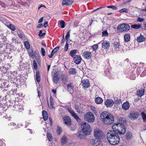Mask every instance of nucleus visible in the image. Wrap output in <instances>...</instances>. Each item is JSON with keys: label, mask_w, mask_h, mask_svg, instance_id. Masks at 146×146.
<instances>
[{"label": "nucleus", "mask_w": 146, "mask_h": 146, "mask_svg": "<svg viewBox=\"0 0 146 146\" xmlns=\"http://www.w3.org/2000/svg\"><path fill=\"white\" fill-rule=\"evenodd\" d=\"M108 35V33L107 30L104 31L102 33V36H107Z\"/></svg>", "instance_id": "obj_42"}, {"label": "nucleus", "mask_w": 146, "mask_h": 146, "mask_svg": "<svg viewBox=\"0 0 146 146\" xmlns=\"http://www.w3.org/2000/svg\"><path fill=\"white\" fill-rule=\"evenodd\" d=\"M73 58L74 62L76 64L78 65L81 63L82 58L80 56L76 55Z\"/></svg>", "instance_id": "obj_14"}, {"label": "nucleus", "mask_w": 146, "mask_h": 146, "mask_svg": "<svg viewBox=\"0 0 146 146\" xmlns=\"http://www.w3.org/2000/svg\"><path fill=\"white\" fill-rule=\"evenodd\" d=\"M130 29V27L129 25L123 23L119 25L117 28V30H118L119 32H127Z\"/></svg>", "instance_id": "obj_5"}, {"label": "nucleus", "mask_w": 146, "mask_h": 146, "mask_svg": "<svg viewBox=\"0 0 146 146\" xmlns=\"http://www.w3.org/2000/svg\"><path fill=\"white\" fill-rule=\"evenodd\" d=\"M67 87L68 90L69 92H71L73 90L74 86L71 83L68 84L67 85Z\"/></svg>", "instance_id": "obj_29"}, {"label": "nucleus", "mask_w": 146, "mask_h": 146, "mask_svg": "<svg viewBox=\"0 0 146 146\" xmlns=\"http://www.w3.org/2000/svg\"><path fill=\"white\" fill-rule=\"evenodd\" d=\"M84 119L89 122H93L95 119L94 115L91 112H87L84 115Z\"/></svg>", "instance_id": "obj_6"}, {"label": "nucleus", "mask_w": 146, "mask_h": 146, "mask_svg": "<svg viewBox=\"0 0 146 146\" xmlns=\"http://www.w3.org/2000/svg\"><path fill=\"white\" fill-rule=\"evenodd\" d=\"M54 55V54L52 52L48 56L50 58H52L53 56Z\"/></svg>", "instance_id": "obj_64"}, {"label": "nucleus", "mask_w": 146, "mask_h": 146, "mask_svg": "<svg viewBox=\"0 0 146 146\" xmlns=\"http://www.w3.org/2000/svg\"><path fill=\"white\" fill-rule=\"evenodd\" d=\"M144 74L145 75H146V70H144L143 72L141 74V76H142L143 75H144Z\"/></svg>", "instance_id": "obj_61"}, {"label": "nucleus", "mask_w": 146, "mask_h": 146, "mask_svg": "<svg viewBox=\"0 0 146 146\" xmlns=\"http://www.w3.org/2000/svg\"><path fill=\"white\" fill-rule=\"evenodd\" d=\"M64 123L68 126H70L71 124V120L70 118L67 116H64L63 118Z\"/></svg>", "instance_id": "obj_9"}, {"label": "nucleus", "mask_w": 146, "mask_h": 146, "mask_svg": "<svg viewBox=\"0 0 146 146\" xmlns=\"http://www.w3.org/2000/svg\"><path fill=\"white\" fill-rule=\"evenodd\" d=\"M119 12L121 13H123V12L127 13V9L126 8H123L119 11Z\"/></svg>", "instance_id": "obj_41"}, {"label": "nucleus", "mask_w": 146, "mask_h": 146, "mask_svg": "<svg viewBox=\"0 0 146 146\" xmlns=\"http://www.w3.org/2000/svg\"><path fill=\"white\" fill-rule=\"evenodd\" d=\"M82 56L86 59H89L91 58L92 55L90 51L86 50L83 53Z\"/></svg>", "instance_id": "obj_13"}, {"label": "nucleus", "mask_w": 146, "mask_h": 146, "mask_svg": "<svg viewBox=\"0 0 146 146\" xmlns=\"http://www.w3.org/2000/svg\"><path fill=\"white\" fill-rule=\"evenodd\" d=\"M121 99H118L117 100L115 101L116 103L119 104L120 102H121Z\"/></svg>", "instance_id": "obj_59"}, {"label": "nucleus", "mask_w": 146, "mask_h": 146, "mask_svg": "<svg viewBox=\"0 0 146 146\" xmlns=\"http://www.w3.org/2000/svg\"><path fill=\"white\" fill-rule=\"evenodd\" d=\"M82 84L84 88H87L90 86V83L87 79L82 78Z\"/></svg>", "instance_id": "obj_11"}, {"label": "nucleus", "mask_w": 146, "mask_h": 146, "mask_svg": "<svg viewBox=\"0 0 146 146\" xmlns=\"http://www.w3.org/2000/svg\"><path fill=\"white\" fill-rule=\"evenodd\" d=\"M129 107V104L127 102H124L122 106V108L125 110H128Z\"/></svg>", "instance_id": "obj_18"}, {"label": "nucleus", "mask_w": 146, "mask_h": 146, "mask_svg": "<svg viewBox=\"0 0 146 146\" xmlns=\"http://www.w3.org/2000/svg\"><path fill=\"white\" fill-rule=\"evenodd\" d=\"M90 143L94 146H103L102 141L97 139L92 140L90 141Z\"/></svg>", "instance_id": "obj_8"}, {"label": "nucleus", "mask_w": 146, "mask_h": 146, "mask_svg": "<svg viewBox=\"0 0 146 146\" xmlns=\"http://www.w3.org/2000/svg\"><path fill=\"white\" fill-rule=\"evenodd\" d=\"M40 75L38 71H37L36 73V78L37 81L39 82L40 80Z\"/></svg>", "instance_id": "obj_30"}, {"label": "nucleus", "mask_w": 146, "mask_h": 146, "mask_svg": "<svg viewBox=\"0 0 146 146\" xmlns=\"http://www.w3.org/2000/svg\"><path fill=\"white\" fill-rule=\"evenodd\" d=\"M141 115L143 119L146 121V114L144 112H142Z\"/></svg>", "instance_id": "obj_40"}, {"label": "nucleus", "mask_w": 146, "mask_h": 146, "mask_svg": "<svg viewBox=\"0 0 146 146\" xmlns=\"http://www.w3.org/2000/svg\"><path fill=\"white\" fill-rule=\"evenodd\" d=\"M144 20V19L143 18H140L139 17H138V18L137 20V21L139 22H141L143 21Z\"/></svg>", "instance_id": "obj_53"}, {"label": "nucleus", "mask_w": 146, "mask_h": 146, "mask_svg": "<svg viewBox=\"0 0 146 146\" xmlns=\"http://www.w3.org/2000/svg\"><path fill=\"white\" fill-rule=\"evenodd\" d=\"M107 137L108 142L111 145H115L119 142V137L118 135L113 130L108 132Z\"/></svg>", "instance_id": "obj_1"}, {"label": "nucleus", "mask_w": 146, "mask_h": 146, "mask_svg": "<svg viewBox=\"0 0 146 146\" xmlns=\"http://www.w3.org/2000/svg\"><path fill=\"white\" fill-rule=\"evenodd\" d=\"M65 22L63 21H61L60 23V27L62 28H63L65 27Z\"/></svg>", "instance_id": "obj_38"}, {"label": "nucleus", "mask_w": 146, "mask_h": 146, "mask_svg": "<svg viewBox=\"0 0 146 146\" xmlns=\"http://www.w3.org/2000/svg\"><path fill=\"white\" fill-rule=\"evenodd\" d=\"M107 7L108 8H111L113 10H117V7L113 5L108 6H107Z\"/></svg>", "instance_id": "obj_43"}, {"label": "nucleus", "mask_w": 146, "mask_h": 146, "mask_svg": "<svg viewBox=\"0 0 146 146\" xmlns=\"http://www.w3.org/2000/svg\"><path fill=\"white\" fill-rule=\"evenodd\" d=\"M113 47L117 51L119 50L120 46L119 43L116 42H114L113 43Z\"/></svg>", "instance_id": "obj_19"}, {"label": "nucleus", "mask_w": 146, "mask_h": 146, "mask_svg": "<svg viewBox=\"0 0 146 146\" xmlns=\"http://www.w3.org/2000/svg\"><path fill=\"white\" fill-rule=\"evenodd\" d=\"M50 105L51 107L52 108V109H53L54 108V107L53 103L52 101H51L50 100Z\"/></svg>", "instance_id": "obj_55"}, {"label": "nucleus", "mask_w": 146, "mask_h": 146, "mask_svg": "<svg viewBox=\"0 0 146 146\" xmlns=\"http://www.w3.org/2000/svg\"><path fill=\"white\" fill-rule=\"evenodd\" d=\"M137 94L139 97L141 96L144 94V89L141 90H138V91H137Z\"/></svg>", "instance_id": "obj_28"}, {"label": "nucleus", "mask_w": 146, "mask_h": 146, "mask_svg": "<svg viewBox=\"0 0 146 146\" xmlns=\"http://www.w3.org/2000/svg\"><path fill=\"white\" fill-rule=\"evenodd\" d=\"M95 101L97 104H100L102 102L103 100L100 97H97L95 98Z\"/></svg>", "instance_id": "obj_25"}, {"label": "nucleus", "mask_w": 146, "mask_h": 146, "mask_svg": "<svg viewBox=\"0 0 146 146\" xmlns=\"http://www.w3.org/2000/svg\"><path fill=\"white\" fill-rule=\"evenodd\" d=\"M57 131L58 133V135H60L62 131V128L61 127L58 126Z\"/></svg>", "instance_id": "obj_48"}, {"label": "nucleus", "mask_w": 146, "mask_h": 146, "mask_svg": "<svg viewBox=\"0 0 146 146\" xmlns=\"http://www.w3.org/2000/svg\"><path fill=\"white\" fill-rule=\"evenodd\" d=\"M43 25L42 24H40L37 25V28H41L42 27Z\"/></svg>", "instance_id": "obj_57"}, {"label": "nucleus", "mask_w": 146, "mask_h": 146, "mask_svg": "<svg viewBox=\"0 0 146 146\" xmlns=\"http://www.w3.org/2000/svg\"><path fill=\"white\" fill-rule=\"evenodd\" d=\"M47 137L49 141H51L52 139V137L51 135L49 133L47 134Z\"/></svg>", "instance_id": "obj_39"}, {"label": "nucleus", "mask_w": 146, "mask_h": 146, "mask_svg": "<svg viewBox=\"0 0 146 146\" xmlns=\"http://www.w3.org/2000/svg\"><path fill=\"white\" fill-rule=\"evenodd\" d=\"M81 126L84 134L89 135L90 134L91 130L90 125L88 123L86 122H82Z\"/></svg>", "instance_id": "obj_4"}, {"label": "nucleus", "mask_w": 146, "mask_h": 146, "mask_svg": "<svg viewBox=\"0 0 146 146\" xmlns=\"http://www.w3.org/2000/svg\"><path fill=\"white\" fill-rule=\"evenodd\" d=\"M58 74L57 72L54 74L53 76V81L55 83H57L59 78L58 77Z\"/></svg>", "instance_id": "obj_21"}, {"label": "nucleus", "mask_w": 146, "mask_h": 146, "mask_svg": "<svg viewBox=\"0 0 146 146\" xmlns=\"http://www.w3.org/2000/svg\"><path fill=\"white\" fill-rule=\"evenodd\" d=\"M91 109L92 110V111H96V108L95 107L92 106H90Z\"/></svg>", "instance_id": "obj_56"}, {"label": "nucleus", "mask_w": 146, "mask_h": 146, "mask_svg": "<svg viewBox=\"0 0 146 146\" xmlns=\"http://www.w3.org/2000/svg\"><path fill=\"white\" fill-rule=\"evenodd\" d=\"M68 44L67 42L66 41V45H65V46L64 47V50L65 51H66L68 50Z\"/></svg>", "instance_id": "obj_49"}, {"label": "nucleus", "mask_w": 146, "mask_h": 146, "mask_svg": "<svg viewBox=\"0 0 146 146\" xmlns=\"http://www.w3.org/2000/svg\"><path fill=\"white\" fill-rule=\"evenodd\" d=\"M43 19V17H42L40 19H39L38 20V23H40L42 22Z\"/></svg>", "instance_id": "obj_58"}, {"label": "nucleus", "mask_w": 146, "mask_h": 146, "mask_svg": "<svg viewBox=\"0 0 146 146\" xmlns=\"http://www.w3.org/2000/svg\"><path fill=\"white\" fill-rule=\"evenodd\" d=\"M59 48V47L58 46L55 48L52 51V52L54 54L55 52H56L57 51H58Z\"/></svg>", "instance_id": "obj_46"}, {"label": "nucleus", "mask_w": 146, "mask_h": 146, "mask_svg": "<svg viewBox=\"0 0 146 146\" xmlns=\"http://www.w3.org/2000/svg\"><path fill=\"white\" fill-rule=\"evenodd\" d=\"M61 78L64 84H65L67 82V77L66 76L64 75H62L61 76Z\"/></svg>", "instance_id": "obj_31"}, {"label": "nucleus", "mask_w": 146, "mask_h": 146, "mask_svg": "<svg viewBox=\"0 0 146 146\" xmlns=\"http://www.w3.org/2000/svg\"><path fill=\"white\" fill-rule=\"evenodd\" d=\"M29 55L31 57H33L34 56V53L33 51H32L31 52H29Z\"/></svg>", "instance_id": "obj_54"}, {"label": "nucleus", "mask_w": 146, "mask_h": 146, "mask_svg": "<svg viewBox=\"0 0 146 146\" xmlns=\"http://www.w3.org/2000/svg\"><path fill=\"white\" fill-rule=\"evenodd\" d=\"M125 137L127 140L131 139L132 138V134L130 132H127L126 133Z\"/></svg>", "instance_id": "obj_23"}, {"label": "nucleus", "mask_w": 146, "mask_h": 146, "mask_svg": "<svg viewBox=\"0 0 146 146\" xmlns=\"http://www.w3.org/2000/svg\"><path fill=\"white\" fill-rule=\"evenodd\" d=\"M17 35L21 38H23V35L21 34H17Z\"/></svg>", "instance_id": "obj_60"}, {"label": "nucleus", "mask_w": 146, "mask_h": 146, "mask_svg": "<svg viewBox=\"0 0 146 146\" xmlns=\"http://www.w3.org/2000/svg\"><path fill=\"white\" fill-rule=\"evenodd\" d=\"M24 45L27 50H29L30 48V44L29 42L27 41H25L24 42Z\"/></svg>", "instance_id": "obj_32"}, {"label": "nucleus", "mask_w": 146, "mask_h": 146, "mask_svg": "<svg viewBox=\"0 0 146 146\" xmlns=\"http://www.w3.org/2000/svg\"><path fill=\"white\" fill-rule=\"evenodd\" d=\"M70 30H69L67 33L66 35L65 36V38L66 39V41H68V39L70 36Z\"/></svg>", "instance_id": "obj_44"}, {"label": "nucleus", "mask_w": 146, "mask_h": 146, "mask_svg": "<svg viewBox=\"0 0 146 146\" xmlns=\"http://www.w3.org/2000/svg\"><path fill=\"white\" fill-rule=\"evenodd\" d=\"M129 78L132 80H134L135 78V76L134 74L131 75L129 76Z\"/></svg>", "instance_id": "obj_52"}, {"label": "nucleus", "mask_w": 146, "mask_h": 146, "mask_svg": "<svg viewBox=\"0 0 146 146\" xmlns=\"http://www.w3.org/2000/svg\"><path fill=\"white\" fill-rule=\"evenodd\" d=\"M68 111L70 113L71 115L77 121H80V119L74 111L69 109H68Z\"/></svg>", "instance_id": "obj_12"}, {"label": "nucleus", "mask_w": 146, "mask_h": 146, "mask_svg": "<svg viewBox=\"0 0 146 146\" xmlns=\"http://www.w3.org/2000/svg\"><path fill=\"white\" fill-rule=\"evenodd\" d=\"M141 27L140 25H132L131 26L132 28H133L135 29H139Z\"/></svg>", "instance_id": "obj_36"}, {"label": "nucleus", "mask_w": 146, "mask_h": 146, "mask_svg": "<svg viewBox=\"0 0 146 146\" xmlns=\"http://www.w3.org/2000/svg\"><path fill=\"white\" fill-rule=\"evenodd\" d=\"M42 115L44 120V121L47 120L48 118V115L47 111L45 110L43 111Z\"/></svg>", "instance_id": "obj_22"}, {"label": "nucleus", "mask_w": 146, "mask_h": 146, "mask_svg": "<svg viewBox=\"0 0 146 146\" xmlns=\"http://www.w3.org/2000/svg\"><path fill=\"white\" fill-rule=\"evenodd\" d=\"M48 22L47 21H46L44 23L43 25L44 27L46 28V25H48Z\"/></svg>", "instance_id": "obj_63"}, {"label": "nucleus", "mask_w": 146, "mask_h": 146, "mask_svg": "<svg viewBox=\"0 0 146 146\" xmlns=\"http://www.w3.org/2000/svg\"><path fill=\"white\" fill-rule=\"evenodd\" d=\"M33 68L35 69L36 70L37 68V64L35 60H33Z\"/></svg>", "instance_id": "obj_45"}, {"label": "nucleus", "mask_w": 146, "mask_h": 146, "mask_svg": "<svg viewBox=\"0 0 146 146\" xmlns=\"http://www.w3.org/2000/svg\"><path fill=\"white\" fill-rule=\"evenodd\" d=\"M130 36L129 33L125 34L124 36V40L125 42H128L130 40Z\"/></svg>", "instance_id": "obj_20"}, {"label": "nucleus", "mask_w": 146, "mask_h": 146, "mask_svg": "<svg viewBox=\"0 0 146 146\" xmlns=\"http://www.w3.org/2000/svg\"><path fill=\"white\" fill-rule=\"evenodd\" d=\"M75 108L79 114H81L82 113L83 110L81 106H76Z\"/></svg>", "instance_id": "obj_24"}, {"label": "nucleus", "mask_w": 146, "mask_h": 146, "mask_svg": "<svg viewBox=\"0 0 146 146\" xmlns=\"http://www.w3.org/2000/svg\"><path fill=\"white\" fill-rule=\"evenodd\" d=\"M73 2L70 0H63L62 2V5L68 6L71 5Z\"/></svg>", "instance_id": "obj_17"}, {"label": "nucleus", "mask_w": 146, "mask_h": 146, "mask_svg": "<svg viewBox=\"0 0 146 146\" xmlns=\"http://www.w3.org/2000/svg\"><path fill=\"white\" fill-rule=\"evenodd\" d=\"M145 40V37L141 35L140 36L137 37V41L139 42H141L144 41Z\"/></svg>", "instance_id": "obj_26"}, {"label": "nucleus", "mask_w": 146, "mask_h": 146, "mask_svg": "<svg viewBox=\"0 0 146 146\" xmlns=\"http://www.w3.org/2000/svg\"><path fill=\"white\" fill-rule=\"evenodd\" d=\"M100 118L104 123L106 124H110L113 123L114 117L112 115L104 111L100 115Z\"/></svg>", "instance_id": "obj_2"}, {"label": "nucleus", "mask_w": 146, "mask_h": 146, "mask_svg": "<svg viewBox=\"0 0 146 146\" xmlns=\"http://www.w3.org/2000/svg\"><path fill=\"white\" fill-rule=\"evenodd\" d=\"M94 136L96 139H101L104 137V135L102 131L98 129H96L94 131Z\"/></svg>", "instance_id": "obj_7"}, {"label": "nucleus", "mask_w": 146, "mask_h": 146, "mask_svg": "<svg viewBox=\"0 0 146 146\" xmlns=\"http://www.w3.org/2000/svg\"><path fill=\"white\" fill-rule=\"evenodd\" d=\"M87 135L84 134L83 131L82 132H80L78 135V137H80V139H83L85 138L86 135Z\"/></svg>", "instance_id": "obj_34"}, {"label": "nucleus", "mask_w": 146, "mask_h": 146, "mask_svg": "<svg viewBox=\"0 0 146 146\" xmlns=\"http://www.w3.org/2000/svg\"><path fill=\"white\" fill-rule=\"evenodd\" d=\"M77 50H71L70 52V55L73 58L75 56V54L77 52Z\"/></svg>", "instance_id": "obj_27"}, {"label": "nucleus", "mask_w": 146, "mask_h": 146, "mask_svg": "<svg viewBox=\"0 0 146 146\" xmlns=\"http://www.w3.org/2000/svg\"><path fill=\"white\" fill-rule=\"evenodd\" d=\"M138 116V113L137 112L133 111L130 112L129 117L131 119L134 120L137 118Z\"/></svg>", "instance_id": "obj_10"}, {"label": "nucleus", "mask_w": 146, "mask_h": 146, "mask_svg": "<svg viewBox=\"0 0 146 146\" xmlns=\"http://www.w3.org/2000/svg\"><path fill=\"white\" fill-rule=\"evenodd\" d=\"M64 34H63V38H62V41H61V43L62 44H63L64 43Z\"/></svg>", "instance_id": "obj_62"}, {"label": "nucleus", "mask_w": 146, "mask_h": 146, "mask_svg": "<svg viewBox=\"0 0 146 146\" xmlns=\"http://www.w3.org/2000/svg\"><path fill=\"white\" fill-rule=\"evenodd\" d=\"M105 104L107 107H111L113 106V102L112 100L108 99L106 101Z\"/></svg>", "instance_id": "obj_16"}, {"label": "nucleus", "mask_w": 146, "mask_h": 146, "mask_svg": "<svg viewBox=\"0 0 146 146\" xmlns=\"http://www.w3.org/2000/svg\"><path fill=\"white\" fill-rule=\"evenodd\" d=\"M20 107L17 110L18 112H22L23 110V108L22 106H20Z\"/></svg>", "instance_id": "obj_50"}, {"label": "nucleus", "mask_w": 146, "mask_h": 146, "mask_svg": "<svg viewBox=\"0 0 146 146\" xmlns=\"http://www.w3.org/2000/svg\"><path fill=\"white\" fill-rule=\"evenodd\" d=\"M76 72V70L75 68H71L69 69V73L70 74H75Z\"/></svg>", "instance_id": "obj_33"}, {"label": "nucleus", "mask_w": 146, "mask_h": 146, "mask_svg": "<svg viewBox=\"0 0 146 146\" xmlns=\"http://www.w3.org/2000/svg\"><path fill=\"white\" fill-rule=\"evenodd\" d=\"M8 27L13 31H15V27L13 25L9 24Z\"/></svg>", "instance_id": "obj_37"}, {"label": "nucleus", "mask_w": 146, "mask_h": 146, "mask_svg": "<svg viewBox=\"0 0 146 146\" xmlns=\"http://www.w3.org/2000/svg\"><path fill=\"white\" fill-rule=\"evenodd\" d=\"M41 52L42 55L44 56L45 55V51L44 49L43 48H41Z\"/></svg>", "instance_id": "obj_51"}, {"label": "nucleus", "mask_w": 146, "mask_h": 146, "mask_svg": "<svg viewBox=\"0 0 146 146\" xmlns=\"http://www.w3.org/2000/svg\"><path fill=\"white\" fill-rule=\"evenodd\" d=\"M67 142V138L64 136L61 139V143L62 144H64Z\"/></svg>", "instance_id": "obj_35"}, {"label": "nucleus", "mask_w": 146, "mask_h": 146, "mask_svg": "<svg viewBox=\"0 0 146 146\" xmlns=\"http://www.w3.org/2000/svg\"><path fill=\"white\" fill-rule=\"evenodd\" d=\"M98 47V45L97 44H94L92 46V48L94 50H96Z\"/></svg>", "instance_id": "obj_47"}, {"label": "nucleus", "mask_w": 146, "mask_h": 146, "mask_svg": "<svg viewBox=\"0 0 146 146\" xmlns=\"http://www.w3.org/2000/svg\"><path fill=\"white\" fill-rule=\"evenodd\" d=\"M110 46V43L109 41H102V47L104 49H109Z\"/></svg>", "instance_id": "obj_15"}, {"label": "nucleus", "mask_w": 146, "mask_h": 146, "mask_svg": "<svg viewBox=\"0 0 146 146\" xmlns=\"http://www.w3.org/2000/svg\"><path fill=\"white\" fill-rule=\"evenodd\" d=\"M113 129L118 135H123L125 132L126 128L123 124L114 123L112 125Z\"/></svg>", "instance_id": "obj_3"}]
</instances>
